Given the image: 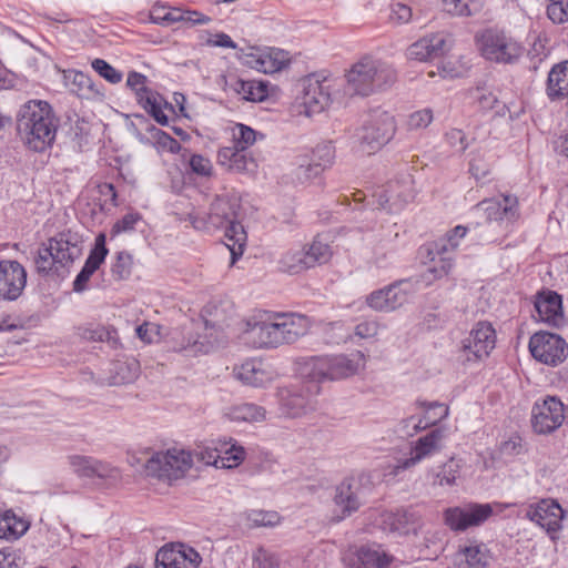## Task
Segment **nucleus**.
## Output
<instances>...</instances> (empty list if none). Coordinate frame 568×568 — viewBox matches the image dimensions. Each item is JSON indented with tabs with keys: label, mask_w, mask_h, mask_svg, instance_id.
<instances>
[{
	"label": "nucleus",
	"mask_w": 568,
	"mask_h": 568,
	"mask_svg": "<svg viewBox=\"0 0 568 568\" xmlns=\"http://www.w3.org/2000/svg\"><path fill=\"white\" fill-rule=\"evenodd\" d=\"M422 252L426 253L424 263L428 264L423 274V280L427 284L446 276L453 268V257L446 243H429Z\"/></svg>",
	"instance_id": "6ab92c4d"
},
{
	"label": "nucleus",
	"mask_w": 568,
	"mask_h": 568,
	"mask_svg": "<svg viewBox=\"0 0 568 568\" xmlns=\"http://www.w3.org/2000/svg\"><path fill=\"white\" fill-rule=\"evenodd\" d=\"M263 139L264 135L260 132H256L251 126L236 123L232 128V142L233 145L239 146L241 149L247 150L250 146H252L257 138Z\"/></svg>",
	"instance_id": "37998d69"
},
{
	"label": "nucleus",
	"mask_w": 568,
	"mask_h": 568,
	"mask_svg": "<svg viewBox=\"0 0 568 568\" xmlns=\"http://www.w3.org/2000/svg\"><path fill=\"white\" fill-rule=\"evenodd\" d=\"M156 568H182L180 549L178 544L164 546L156 552Z\"/></svg>",
	"instance_id": "c03bdc74"
},
{
	"label": "nucleus",
	"mask_w": 568,
	"mask_h": 568,
	"mask_svg": "<svg viewBox=\"0 0 568 568\" xmlns=\"http://www.w3.org/2000/svg\"><path fill=\"white\" fill-rule=\"evenodd\" d=\"M535 308L539 320L549 325L559 326L564 322L561 296L556 292L540 293L536 298Z\"/></svg>",
	"instance_id": "cd10ccee"
},
{
	"label": "nucleus",
	"mask_w": 568,
	"mask_h": 568,
	"mask_svg": "<svg viewBox=\"0 0 568 568\" xmlns=\"http://www.w3.org/2000/svg\"><path fill=\"white\" fill-rule=\"evenodd\" d=\"M410 179L403 182H390L386 187L375 193L379 209L386 210L389 213L398 212L403 206L413 200Z\"/></svg>",
	"instance_id": "5701e85b"
},
{
	"label": "nucleus",
	"mask_w": 568,
	"mask_h": 568,
	"mask_svg": "<svg viewBox=\"0 0 568 568\" xmlns=\"http://www.w3.org/2000/svg\"><path fill=\"white\" fill-rule=\"evenodd\" d=\"M399 236L397 230H379L374 234L372 242V261L376 265L383 264L394 251L395 243Z\"/></svg>",
	"instance_id": "473e14b6"
},
{
	"label": "nucleus",
	"mask_w": 568,
	"mask_h": 568,
	"mask_svg": "<svg viewBox=\"0 0 568 568\" xmlns=\"http://www.w3.org/2000/svg\"><path fill=\"white\" fill-rule=\"evenodd\" d=\"M306 251V260L311 268L326 264L333 256L331 245L321 237H315L308 246H304Z\"/></svg>",
	"instance_id": "79ce46f5"
},
{
	"label": "nucleus",
	"mask_w": 568,
	"mask_h": 568,
	"mask_svg": "<svg viewBox=\"0 0 568 568\" xmlns=\"http://www.w3.org/2000/svg\"><path fill=\"white\" fill-rule=\"evenodd\" d=\"M447 430L445 427L432 429L414 442L409 457L398 460L397 470L412 468L426 458L439 454L445 448Z\"/></svg>",
	"instance_id": "4468645a"
},
{
	"label": "nucleus",
	"mask_w": 568,
	"mask_h": 568,
	"mask_svg": "<svg viewBox=\"0 0 568 568\" xmlns=\"http://www.w3.org/2000/svg\"><path fill=\"white\" fill-rule=\"evenodd\" d=\"M92 68L97 71L102 78L111 83H119L122 80V73L115 70L111 64L102 59H94L92 61Z\"/></svg>",
	"instance_id": "6e6d98bb"
},
{
	"label": "nucleus",
	"mask_w": 568,
	"mask_h": 568,
	"mask_svg": "<svg viewBox=\"0 0 568 568\" xmlns=\"http://www.w3.org/2000/svg\"><path fill=\"white\" fill-rule=\"evenodd\" d=\"M216 161L219 165L232 173L253 172L256 168L254 160L248 156L246 150L235 145L220 148Z\"/></svg>",
	"instance_id": "a878e982"
},
{
	"label": "nucleus",
	"mask_w": 568,
	"mask_h": 568,
	"mask_svg": "<svg viewBox=\"0 0 568 568\" xmlns=\"http://www.w3.org/2000/svg\"><path fill=\"white\" fill-rule=\"evenodd\" d=\"M192 466L193 456L190 452L171 448L155 453L146 462L145 470L149 476L171 481L183 477Z\"/></svg>",
	"instance_id": "6e6552de"
},
{
	"label": "nucleus",
	"mask_w": 568,
	"mask_h": 568,
	"mask_svg": "<svg viewBox=\"0 0 568 568\" xmlns=\"http://www.w3.org/2000/svg\"><path fill=\"white\" fill-rule=\"evenodd\" d=\"M190 168L193 173L201 176H211L213 172V165L207 158L201 154H193L189 161Z\"/></svg>",
	"instance_id": "bf43d9fd"
},
{
	"label": "nucleus",
	"mask_w": 568,
	"mask_h": 568,
	"mask_svg": "<svg viewBox=\"0 0 568 568\" xmlns=\"http://www.w3.org/2000/svg\"><path fill=\"white\" fill-rule=\"evenodd\" d=\"M414 291V285L409 281H402L373 291L366 296L365 302L375 312L389 313L406 304Z\"/></svg>",
	"instance_id": "ddd939ff"
},
{
	"label": "nucleus",
	"mask_w": 568,
	"mask_h": 568,
	"mask_svg": "<svg viewBox=\"0 0 568 568\" xmlns=\"http://www.w3.org/2000/svg\"><path fill=\"white\" fill-rule=\"evenodd\" d=\"M310 327L311 321L304 315L258 310L241 322V337L256 348L277 347L294 343Z\"/></svg>",
	"instance_id": "f257e3e1"
},
{
	"label": "nucleus",
	"mask_w": 568,
	"mask_h": 568,
	"mask_svg": "<svg viewBox=\"0 0 568 568\" xmlns=\"http://www.w3.org/2000/svg\"><path fill=\"white\" fill-rule=\"evenodd\" d=\"M314 159L321 170L329 168L335 159V149L331 143H324L316 146L314 150Z\"/></svg>",
	"instance_id": "5fc2aeb1"
},
{
	"label": "nucleus",
	"mask_w": 568,
	"mask_h": 568,
	"mask_svg": "<svg viewBox=\"0 0 568 568\" xmlns=\"http://www.w3.org/2000/svg\"><path fill=\"white\" fill-rule=\"evenodd\" d=\"M70 90L80 98H88L93 91L92 80L82 72H71Z\"/></svg>",
	"instance_id": "09e8293b"
},
{
	"label": "nucleus",
	"mask_w": 568,
	"mask_h": 568,
	"mask_svg": "<svg viewBox=\"0 0 568 568\" xmlns=\"http://www.w3.org/2000/svg\"><path fill=\"white\" fill-rule=\"evenodd\" d=\"M27 283V272L17 261L0 262V298L17 300Z\"/></svg>",
	"instance_id": "4be33fe9"
},
{
	"label": "nucleus",
	"mask_w": 568,
	"mask_h": 568,
	"mask_svg": "<svg viewBox=\"0 0 568 568\" xmlns=\"http://www.w3.org/2000/svg\"><path fill=\"white\" fill-rule=\"evenodd\" d=\"M140 374V365L136 359L116 361L110 368L109 384L124 385L133 383Z\"/></svg>",
	"instance_id": "c9c22d12"
},
{
	"label": "nucleus",
	"mask_w": 568,
	"mask_h": 568,
	"mask_svg": "<svg viewBox=\"0 0 568 568\" xmlns=\"http://www.w3.org/2000/svg\"><path fill=\"white\" fill-rule=\"evenodd\" d=\"M57 130L58 120L48 102L30 100L21 105L17 115V131L30 150H47L53 143Z\"/></svg>",
	"instance_id": "7ed1b4c3"
},
{
	"label": "nucleus",
	"mask_w": 568,
	"mask_h": 568,
	"mask_svg": "<svg viewBox=\"0 0 568 568\" xmlns=\"http://www.w3.org/2000/svg\"><path fill=\"white\" fill-rule=\"evenodd\" d=\"M220 450L213 447H199L195 450V456L197 460L204 463L205 465H213L216 468H219V458H220Z\"/></svg>",
	"instance_id": "338daca9"
},
{
	"label": "nucleus",
	"mask_w": 568,
	"mask_h": 568,
	"mask_svg": "<svg viewBox=\"0 0 568 568\" xmlns=\"http://www.w3.org/2000/svg\"><path fill=\"white\" fill-rule=\"evenodd\" d=\"M288 62L287 53L282 50H271L261 53L254 63V68L263 73H275L282 70Z\"/></svg>",
	"instance_id": "ea45409f"
},
{
	"label": "nucleus",
	"mask_w": 568,
	"mask_h": 568,
	"mask_svg": "<svg viewBox=\"0 0 568 568\" xmlns=\"http://www.w3.org/2000/svg\"><path fill=\"white\" fill-rule=\"evenodd\" d=\"M567 343L557 334L537 332L529 341V351L534 358L547 364L557 365L567 357Z\"/></svg>",
	"instance_id": "2eb2a0df"
},
{
	"label": "nucleus",
	"mask_w": 568,
	"mask_h": 568,
	"mask_svg": "<svg viewBox=\"0 0 568 568\" xmlns=\"http://www.w3.org/2000/svg\"><path fill=\"white\" fill-rule=\"evenodd\" d=\"M229 417L235 422L261 423L266 419V409L253 403H243L231 407Z\"/></svg>",
	"instance_id": "58836bf2"
},
{
	"label": "nucleus",
	"mask_w": 568,
	"mask_h": 568,
	"mask_svg": "<svg viewBox=\"0 0 568 568\" xmlns=\"http://www.w3.org/2000/svg\"><path fill=\"white\" fill-rule=\"evenodd\" d=\"M489 562L488 548L476 540L459 545L453 557V568H488Z\"/></svg>",
	"instance_id": "b1692460"
},
{
	"label": "nucleus",
	"mask_w": 568,
	"mask_h": 568,
	"mask_svg": "<svg viewBox=\"0 0 568 568\" xmlns=\"http://www.w3.org/2000/svg\"><path fill=\"white\" fill-rule=\"evenodd\" d=\"M140 220L139 214L128 213L121 220L116 221L111 229V236L128 233L134 230Z\"/></svg>",
	"instance_id": "680f3d73"
},
{
	"label": "nucleus",
	"mask_w": 568,
	"mask_h": 568,
	"mask_svg": "<svg viewBox=\"0 0 568 568\" xmlns=\"http://www.w3.org/2000/svg\"><path fill=\"white\" fill-rule=\"evenodd\" d=\"M277 515L275 513H268L263 510H252L247 515V520L251 526H273L277 523Z\"/></svg>",
	"instance_id": "052dcab7"
},
{
	"label": "nucleus",
	"mask_w": 568,
	"mask_h": 568,
	"mask_svg": "<svg viewBox=\"0 0 568 568\" xmlns=\"http://www.w3.org/2000/svg\"><path fill=\"white\" fill-rule=\"evenodd\" d=\"M108 255L105 246V234L100 233L95 237L94 247L91 250L84 266L73 282V290L82 292L93 273L100 267Z\"/></svg>",
	"instance_id": "bb28decb"
},
{
	"label": "nucleus",
	"mask_w": 568,
	"mask_h": 568,
	"mask_svg": "<svg viewBox=\"0 0 568 568\" xmlns=\"http://www.w3.org/2000/svg\"><path fill=\"white\" fill-rule=\"evenodd\" d=\"M381 328L376 320H365L354 327V335L362 339H372L378 335Z\"/></svg>",
	"instance_id": "13d9d810"
},
{
	"label": "nucleus",
	"mask_w": 568,
	"mask_h": 568,
	"mask_svg": "<svg viewBox=\"0 0 568 568\" xmlns=\"http://www.w3.org/2000/svg\"><path fill=\"white\" fill-rule=\"evenodd\" d=\"M276 397L280 410L287 417H301L316 408V403L311 393L297 385L277 388Z\"/></svg>",
	"instance_id": "a211bd4d"
},
{
	"label": "nucleus",
	"mask_w": 568,
	"mask_h": 568,
	"mask_svg": "<svg viewBox=\"0 0 568 568\" xmlns=\"http://www.w3.org/2000/svg\"><path fill=\"white\" fill-rule=\"evenodd\" d=\"M547 16L554 23L568 21V0H549Z\"/></svg>",
	"instance_id": "864d4df0"
},
{
	"label": "nucleus",
	"mask_w": 568,
	"mask_h": 568,
	"mask_svg": "<svg viewBox=\"0 0 568 568\" xmlns=\"http://www.w3.org/2000/svg\"><path fill=\"white\" fill-rule=\"evenodd\" d=\"M82 253L78 241H72L67 234H59L43 243L34 260L38 273L48 275L50 273L61 274Z\"/></svg>",
	"instance_id": "423d86ee"
},
{
	"label": "nucleus",
	"mask_w": 568,
	"mask_h": 568,
	"mask_svg": "<svg viewBox=\"0 0 568 568\" xmlns=\"http://www.w3.org/2000/svg\"><path fill=\"white\" fill-rule=\"evenodd\" d=\"M564 420V404L556 397H548L532 407L531 425L537 434H550L559 428Z\"/></svg>",
	"instance_id": "f3484780"
},
{
	"label": "nucleus",
	"mask_w": 568,
	"mask_h": 568,
	"mask_svg": "<svg viewBox=\"0 0 568 568\" xmlns=\"http://www.w3.org/2000/svg\"><path fill=\"white\" fill-rule=\"evenodd\" d=\"M496 344V332L488 322H478L462 341L458 358L463 363H477L488 357Z\"/></svg>",
	"instance_id": "9d476101"
},
{
	"label": "nucleus",
	"mask_w": 568,
	"mask_h": 568,
	"mask_svg": "<svg viewBox=\"0 0 568 568\" xmlns=\"http://www.w3.org/2000/svg\"><path fill=\"white\" fill-rule=\"evenodd\" d=\"M526 516L548 534H552L561 528L565 511L555 499L546 498L530 505Z\"/></svg>",
	"instance_id": "412c9836"
},
{
	"label": "nucleus",
	"mask_w": 568,
	"mask_h": 568,
	"mask_svg": "<svg viewBox=\"0 0 568 568\" xmlns=\"http://www.w3.org/2000/svg\"><path fill=\"white\" fill-rule=\"evenodd\" d=\"M219 468H234L237 467L245 458L244 447L236 443L231 444L229 448L220 450Z\"/></svg>",
	"instance_id": "49530a36"
},
{
	"label": "nucleus",
	"mask_w": 568,
	"mask_h": 568,
	"mask_svg": "<svg viewBox=\"0 0 568 568\" xmlns=\"http://www.w3.org/2000/svg\"><path fill=\"white\" fill-rule=\"evenodd\" d=\"M252 560L256 568H277L280 565L277 556L264 547H258L253 552Z\"/></svg>",
	"instance_id": "603ef678"
},
{
	"label": "nucleus",
	"mask_w": 568,
	"mask_h": 568,
	"mask_svg": "<svg viewBox=\"0 0 568 568\" xmlns=\"http://www.w3.org/2000/svg\"><path fill=\"white\" fill-rule=\"evenodd\" d=\"M433 121V111L430 109H423L413 112L407 120V128L409 130H420L427 128Z\"/></svg>",
	"instance_id": "4d7b16f0"
},
{
	"label": "nucleus",
	"mask_w": 568,
	"mask_h": 568,
	"mask_svg": "<svg viewBox=\"0 0 568 568\" xmlns=\"http://www.w3.org/2000/svg\"><path fill=\"white\" fill-rule=\"evenodd\" d=\"M344 78L345 95L366 98L392 88L397 72L390 63L364 55L345 71Z\"/></svg>",
	"instance_id": "f03ea898"
},
{
	"label": "nucleus",
	"mask_w": 568,
	"mask_h": 568,
	"mask_svg": "<svg viewBox=\"0 0 568 568\" xmlns=\"http://www.w3.org/2000/svg\"><path fill=\"white\" fill-rule=\"evenodd\" d=\"M392 559L381 547L362 546L354 552L351 568H385Z\"/></svg>",
	"instance_id": "2f4dec72"
},
{
	"label": "nucleus",
	"mask_w": 568,
	"mask_h": 568,
	"mask_svg": "<svg viewBox=\"0 0 568 568\" xmlns=\"http://www.w3.org/2000/svg\"><path fill=\"white\" fill-rule=\"evenodd\" d=\"M491 515L493 508L489 504L469 503L445 509L443 518L445 525L452 530L465 531L468 528L480 526Z\"/></svg>",
	"instance_id": "9b49d317"
},
{
	"label": "nucleus",
	"mask_w": 568,
	"mask_h": 568,
	"mask_svg": "<svg viewBox=\"0 0 568 568\" xmlns=\"http://www.w3.org/2000/svg\"><path fill=\"white\" fill-rule=\"evenodd\" d=\"M460 469V462L452 457L446 463L429 469L427 478L434 487H452L456 484Z\"/></svg>",
	"instance_id": "72a5a7b5"
},
{
	"label": "nucleus",
	"mask_w": 568,
	"mask_h": 568,
	"mask_svg": "<svg viewBox=\"0 0 568 568\" xmlns=\"http://www.w3.org/2000/svg\"><path fill=\"white\" fill-rule=\"evenodd\" d=\"M29 521L14 514L13 510H0V538L17 540L29 529Z\"/></svg>",
	"instance_id": "f704fd0d"
},
{
	"label": "nucleus",
	"mask_w": 568,
	"mask_h": 568,
	"mask_svg": "<svg viewBox=\"0 0 568 568\" xmlns=\"http://www.w3.org/2000/svg\"><path fill=\"white\" fill-rule=\"evenodd\" d=\"M475 210L483 212L489 223L497 222L508 225L519 217L518 200L514 195L484 200L475 206Z\"/></svg>",
	"instance_id": "aec40b11"
},
{
	"label": "nucleus",
	"mask_w": 568,
	"mask_h": 568,
	"mask_svg": "<svg viewBox=\"0 0 568 568\" xmlns=\"http://www.w3.org/2000/svg\"><path fill=\"white\" fill-rule=\"evenodd\" d=\"M302 94L297 98L298 113L306 116L320 114L332 103L334 81L317 75L308 77L303 81Z\"/></svg>",
	"instance_id": "1a4fd4ad"
},
{
	"label": "nucleus",
	"mask_w": 568,
	"mask_h": 568,
	"mask_svg": "<svg viewBox=\"0 0 568 568\" xmlns=\"http://www.w3.org/2000/svg\"><path fill=\"white\" fill-rule=\"evenodd\" d=\"M449 37L445 33L426 36L409 45L407 54L410 59L425 61L443 55L449 49Z\"/></svg>",
	"instance_id": "393cba45"
},
{
	"label": "nucleus",
	"mask_w": 568,
	"mask_h": 568,
	"mask_svg": "<svg viewBox=\"0 0 568 568\" xmlns=\"http://www.w3.org/2000/svg\"><path fill=\"white\" fill-rule=\"evenodd\" d=\"M413 17L412 9L404 3H394L390 7L389 19L397 24H404L410 21Z\"/></svg>",
	"instance_id": "0e129e2a"
},
{
	"label": "nucleus",
	"mask_w": 568,
	"mask_h": 568,
	"mask_svg": "<svg viewBox=\"0 0 568 568\" xmlns=\"http://www.w3.org/2000/svg\"><path fill=\"white\" fill-rule=\"evenodd\" d=\"M442 10L454 17H470L481 11L485 0H437Z\"/></svg>",
	"instance_id": "e433bc0d"
},
{
	"label": "nucleus",
	"mask_w": 568,
	"mask_h": 568,
	"mask_svg": "<svg viewBox=\"0 0 568 568\" xmlns=\"http://www.w3.org/2000/svg\"><path fill=\"white\" fill-rule=\"evenodd\" d=\"M93 457L72 455L68 457L70 468L81 478L92 479Z\"/></svg>",
	"instance_id": "3c124183"
},
{
	"label": "nucleus",
	"mask_w": 568,
	"mask_h": 568,
	"mask_svg": "<svg viewBox=\"0 0 568 568\" xmlns=\"http://www.w3.org/2000/svg\"><path fill=\"white\" fill-rule=\"evenodd\" d=\"M334 500L344 515H351L364 500L363 489L355 479H345L336 487Z\"/></svg>",
	"instance_id": "c756f323"
},
{
	"label": "nucleus",
	"mask_w": 568,
	"mask_h": 568,
	"mask_svg": "<svg viewBox=\"0 0 568 568\" xmlns=\"http://www.w3.org/2000/svg\"><path fill=\"white\" fill-rule=\"evenodd\" d=\"M365 356L357 351L351 354L312 356L297 362L301 377L315 383L334 382L354 376L365 366Z\"/></svg>",
	"instance_id": "20e7f679"
},
{
	"label": "nucleus",
	"mask_w": 568,
	"mask_h": 568,
	"mask_svg": "<svg viewBox=\"0 0 568 568\" xmlns=\"http://www.w3.org/2000/svg\"><path fill=\"white\" fill-rule=\"evenodd\" d=\"M470 97L474 103L483 111L491 110L498 102L495 93L486 87H476L470 91Z\"/></svg>",
	"instance_id": "8fccbe9b"
},
{
	"label": "nucleus",
	"mask_w": 568,
	"mask_h": 568,
	"mask_svg": "<svg viewBox=\"0 0 568 568\" xmlns=\"http://www.w3.org/2000/svg\"><path fill=\"white\" fill-rule=\"evenodd\" d=\"M422 406L425 409V414L423 416L425 427L435 425L436 423L443 420L448 416L449 409L446 405L434 402V403H423Z\"/></svg>",
	"instance_id": "de8ad7c7"
},
{
	"label": "nucleus",
	"mask_w": 568,
	"mask_h": 568,
	"mask_svg": "<svg viewBox=\"0 0 568 568\" xmlns=\"http://www.w3.org/2000/svg\"><path fill=\"white\" fill-rule=\"evenodd\" d=\"M211 348L212 345L209 341L189 337L185 343L181 344L179 351H185L191 355H196L199 353H207Z\"/></svg>",
	"instance_id": "69168bd1"
},
{
	"label": "nucleus",
	"mask_w": 568,
	"mask_h": 568,
	"mask_svg": "<svg viewBox=\"0 0 568 568\" xmlns=\"http://www.w3.org/2000/svg\"><path fill=\"white\" fill-rule=\"evenodd\" d=\"M477 42L481 54L490 61L509 63L521 54V48L516 41L493 30L485 31Z\"/></svg>",
	"instance_id": "f8f14e48"
},
{
	"label": "nucleus",
	"mask_w": 568,
	"mask_h": 568,
	"mask_svg": "<svg viewBox=\"0 0 568 568\" xmlns=\"http://www.w3.org/2000/svg\"><path fill=\"white\" fill-rule=\"evenodd\" d=\"M305 247L293 248L285 252L278 260V267L282 272L288 274H300L310 270L308 261L306 260Z\"/></svg>",
	"instance_id": "4c0bfd02"
},
{
	"label": "nucleus",
	"mask_w": 568,
	"mask_h": 568,
	"mask_svg": "<svg viewBox=\"0 0 568 568\" xmlns=\"http://www.w3.org/2000/svg\"><path fill=\"white\" fill-rule=\"evenodd\" d=\"M413 524V514L406 510L386 511L382 514V525L385 530L398 532L402 535L410 531Z\"/></svg>",
	"instance_id": "a19ab883"
},
{
	"label": "nucleus",
	"mask_w": 568,
	"mask_h": 568,
	"mask_svg": "<svg viewBox=\"0 0 568 568\" xmlns=\"http://www.w3.org/2000/svg\"><path fill=\"white\" fill-rule=\"evenodd\" d=\"M235 376L242 383L253 387H264L274 378L273 372L260 359L244 362L241 366L235 368Z\"/></svg>",
	"instance_id": "c85d7f7f"
},
{
	"label": "nucleus",
	"mask_w": 568,
	"mask_h": 568,
	"mask_svg": "<svg viewBox=\"0 0 568 568\" xmlns=\"http://www.w3.org/2000/svg\"><path fill=\"white\" fill-rule=\"evenodd\" d=\"M446 141L458 152H464L468 146L466 142V134L459 129L449 130L446 133Z\"/></svg>",
	"instance_id": "774afa93"
},
{
	"label": "nucleus",
	"mask_w": 568,
	"mask_h": 568,
	"mask_svg": "<svg viewBox=\"0 0 568 568\" xmlns=\"http://www.w3.org/2000/svg\"><path fill=\"white\" fill-rule=\"evenodd\" d=\"M395 132L396 121L394 115L384 110L374 111L355 134L358 152L363 154L377 152L393 139Z\"/></svg>",
	"instance_id": "0eeeda50"
},
{
	"label": "nucleus",
	"mask_w": 568,
	"mask_h": 568,
	"mask_svg": "<svg viewBox=\"0 0 568 568\" xmlns=\"http://www.w3.org/2000/svg\"><path fill=\"white\" fill-rule=\"evenodd\" d=\"M224 82V89H229L242 97L246 101L251 102H260L266 99L267 89L266 85L262 82L257 81H244L239 78H231L230 80L226 77H222Z\"/></svg>",
	"instance_id": "7c9ffc66"
},
{
	"label": "nucleus",
	"mask_w": 568,
	"mask_h": 568,
	"mask_svg": "<svg viewBox=\"0 0 568 568\" xmlns=\"http://www.w3.org/2000/svg\"><path fill=\"white\" fill-rule=\"evenodd\" d=\"M180 549L181 560L183 561L182 568H197L202 562V557L192 547L184 544H178Z\"/></svg>",
	"instance_id": "e2e57ef3"
},
{
	"label": "nucleus",
	"mask_w": 568,
	"mask_h": 568,
	"mask_svg": "<svg viewBox=\"0 0 568 568\" xmlns=\"http://www.w3.org/2000/svg\"><path fill=\"white\" fill-rule=\"evenodd\" d=\"M239 199L229 194L217 195L210 206L209 223L216 229H225L226 246L231 252L232 264L244 253L247 235L237 221Z\"/></svg>",
	"instance_id": "39448f33"
},
{
	"label": "nucleus",
	"mask_w": 568,
	"mask_h": 568,
	"mask_svg": "<svg viewBox=\"0 0 568 568\" xmlns=\"http://www.w3.org/2000/svg\"><path fill=\"white\" fill-rule=\"evenodd\" d=\"M92 478H98L106 481L109 485H114L120 481L121 471L118 467L94 458Z\"/></svg>",
	"instance_id": "a18cd8bd"
},
{
	"label": "nucleus",
	"mask_w": 568,
	"mask_h": 568,
	"mask_svg": "<svg viewBox=\"0 0 568 568\" xmlns=\"http://www.w3.org/2000/svg\"><path fill=\"white\" fill-rule=\"evenodd\" d=\"M146 81L145 75L138 72H130L126 84L134 91L136 100L143 109L149 112L158 123L165 125L169 119L163 111V106H166L168 103L159 93L153 92L146 87Z\"/></svg>",
	"instance_id": "dca6fc26"
}]
</instances>
